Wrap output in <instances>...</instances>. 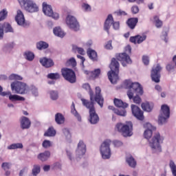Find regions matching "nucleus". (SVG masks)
<instances>
[{"instance_id":"14","label":"nucleus","mask_w":176,"mask_h":176,"mask_svg":"<svg viewBox=\"0 0 176 176\" xmlns=\"http://www.w3.org/2000/svg\"><path fill=\"white\" fill-rule=\"evenodd\" d=\"M86 153V144L83 141L80 140L77 146V148L76 150V162H79L83 156H85Z\"/></svg>"},{"instance_id":"27","label":"nucleus","mask_w":176,"mask_h":176,"mask_svg":"<svg viewBox=\"0 0 176 176\" xmlns=\"http://www.w3.org/2000/svg\"><path fill=\"white\" fill-rule=\"evenodd\" d=\"M126 163L129 164V167H131L132 168H135V166H137V162H135V160L133 156L129 155L126 158Z\"/></svg>"},{"instance_id":"19","label":"nucleus","mask_w":176,"mask_h":176,"mask_svg":"<svg viewBox=\"0 0 176 176\" xmlns=\"http://www.w3.org/2000/svg\"><path fill=\"white\" fill-rule=\"evenodd\" d=\"M131 108L132 113L136 119H138V120H144V112L141 109H140V107H138V106L131 104Z\"/></svg>"},{"instance_id":"29","label":"nucleus","mask_w":176,"mask_h":176,"mask_svg":"<svg viewBox=\"0 0 176 176\" xmlns=\"http://www.w3.org/2000/svg\"><path fill=\"white\" fill-rule=\"evenodd\" d=\"M10 101L12 102H14V101H25V98L23 96H20L19 95H13L12 93L9 96Z\"/></svg>"},{"instance_id":"52","label":"nucleus","mask_w":176,"mask_h":176,"mask_svg":"<svg viewBox=\"0 0 176 176\" xmlns=\"http://www.w3.org/2000/svg\"><path fill=\"white\" fill-rule=\"evenodd\" d=\"M131 12L133 14H138L140 12V8L138 6H133L131 8Z\"/></svg>"},{"instance_id":"45","label":"nucleus","mask_w":176,"mask_h":176,"mask_svg":"<svg viewBox=\"0 0 176 176\" xmlns=\"http://www.w3.org/2000/svg\"><path fill=\"white\" fill-rule=\"evenodd\" d=\"M72 49L74 52H77L79 54L83 56L85 54V50L82 47H77L76 45H73Z\"/></svg>"},{"instance_id":"8","label":"nucleus","mask_w":176,"mask_h":176,"mask_svg":"<svg viewBox=\"0 0 176 176\" xmlns=\"http://www.w3.org/2000/svg\"><path fill=\"white\" fill-rule=\"evenodd\" d=\"M11 90L16 94H27L28 93V85L23 82L14 81L11 83Z\"/></svg>"},{"instance_id":"28","label":"nucleus","mask_w":176,"mask_h":176,"mask_svg":"<svg viewBox=\"0 0 176 176\" xmlns=\"http://www.w3.org/2000/svg\"><path fill=\"white\" fill-rule=\"evenodd\" d=\"M55 122L57 124H63L64 122H65V118H64L61 113H57L55 115Z\"/></svg>"},{"instance_id":"58","label":"nucleus","mask_w":176,"mask_h":176,"mask_svg":"<svg viewBox=\"0 0 176 176\" xmlns=\"http://www.w3.org/2000/svg\"><path fill=\"white\" fill-rule=\"evenodd\" d=\"M115 14H117V16H127V12L122 10L116 11Z\"/></svg>"},{"instance_id":"33","label":"nucleus","mask_w":176,"mask_h":176,"mask_svg":"<svg viewBox=\"0 0 176 176\" xmlns=\"http://www.w3.org/2000/svg\"><path fill=\"white\" fill-rule=\"evenodd\" d=\"M71 112L75 116V118H76L78 122L82 121V117L80 116V114L78 113V111H76V109H75V104L74 102L72 104Z\"/></svg>"},{"instance_id":"60","label":"nucleus","mask_w":176,"mask_h":176,"mask_svg":"<svg viewBox=\"0 0 176 176\" xmlns=\"http://www.w3.org/2000/svg\"><path fill=\"white\" fill-rule=\"evenodd\" d=\"M113 143L114 146L116 148H119V146H122V145H123V142H122L120 140H114Z\"/></svg>"},{"instance_id":"53","label":"nucleus","mask_w":176,"mask_h":176,"mask_svg":"<svg viewBox=\"0 0 176 176\" xmlns=\"http://www.w3.org/2000/svg\"><path fill=\"white\" fill-rule=\"evenodd\" d=\"M82 8L85 12H91V6L87 3H83L82 5Z\"/></svg>"},{"instance_id":"40","label":"nucleus","mask_w":176,"mask_h":176,"mask_svg":"<svg viewBox=\"0 0 176 176\" xmlns=\"http://www.w3.org/2000/svg\"><path fill=\"white\" fill-rule=\"evenodd\" d=\"M50 97L53 101L58 100V92L57 91H50Z\"/></svg>"},{"instance_id":"51","label":"nucleus","mask_w":176,"mask_h":176,"mask_svg":"<svg viewBox=\"0 0 176 176\" xmlns=\"http://www.w3.org/2000/svg\"><path fill=\"white\" fill-rule=\"evenodd\" d=\"M116 115H118V116H126V114L127 112L126 111V109L119 110L117 109V111H116Z\"/></svg>"},{"instance_id":"25","label":"nucleus","mask_w":176,"mask_h":176,"mask_svg":"<svg viewBox=\"0 0 176 176\" xmlns=\"http://www.w3.org/2000/svg\"><path fill=\"white\" fill-rule=\"evenodd\" d=\"M114 104L116 107H118V108H127L129 107V104L124 102L123 100L118 98H114L113 100Z\"/></svg>"},{"instance_id":"12","label":"nucleus","mask_w":176,"mask_h":176,"mask_svg":"<svg viewBox=\"0 0 176 176\" xmlns=\"http://www.w3.org/2000/svg\"><path fill=\"white\" fill-rule=\"evenodd\" d=\"M113 25V30H119L120 28V23L119 21H113V16L112 14H109L107 18L105 20L104 25V30L109 34V29L111 26Z\"/></svg>"},{"instance_id":"63","label":"nucleus","mask_w":176,"mask_h":176,"mask_svg":"<svg viewBox=\"0 0 176 176\" xmlns=\"http://www.w3.org/2000/svg\"><path fill=\"white\" fill-rule=\"evenodd\" d=\"M105 48L108 50H112V41H109L107 42V45H105Z\"/></svg>"},{"instance_id":"23","label":"nucleus","mask_w":176,"mask_h":176,"mask_svg":"<svg viewBox=\"0 0 176 176\" xmlns=\"http://www.w3.org/2000/svg\"><path fill=\"white\" fill-rule=\"evenodd\" d=\"M138 23V18H130L126 21V24L131 30H134Z\"/></svg>"},{"instance_id":"48","label":"nucleus","mask_w":176,"mask_h":176,"mask_svg":"<svg viewBox=\"0 0 176 176\" xmlns=\"http://www.w3.org/2000/svg\"><path fill=\"white\" fill-rule=\"evenodd\" d=\"M136 38H137V43L138 44L142 43L146 39V35H143V36L138 35L136 36Z\"/></svg>"},{"instance_id":"4","label":"nucleus","mask_w":176,"mask_h":176,"mask_svg":"<svg viewBox=\"0 0 176 176\" xmlns=\"http://www.w3.org/2000/svg\"><path fill=\"white\" fill-rule=\"evenodd\" d=\"M82 105L86 107L87 109H89V122L91 124H97L100 122V118L97 113H96V109L94 108V102H89V100L81 98Z\"/></svg>"},{"instance_id":"56","label":"nucleus","mask_w":176,"mask_h":176,"mask_svg":"<svg viewBox=\"0 0 176 176\" xmlns=\"http://www.w3.org/2000/svg\"><path fill=\"white\" fill-rule=\"evenodd\" d=\"M66 153H67V156L68 157L69 160H71V162H73V160H75V158L72 157V151L71 149L67 148Z\"/></svg>"},{"instance_id":"57","label":"nucleus","mask_w":176,"mask_h":176,"mask_svg":"<svg viewBox=\"0 0 176 176\" xmlns=\"http://www.w3.org/2000/svg\"><path fill=\"white\" fill-rule=\"evenodd\" d=\"M100 74H101V70L100 69H96L94 72H92V75L94 78H98V76H100Z\"/></svg>"},{"instance_id":"64","label":"nucleus","mask_w":176,"mask_h":176,"mask_svg":"<svg viewBox=\"0 0 176 176\" xmlns=\"http://www.w3.org/2000/svg\"><path fill=\"white\" fill-rule=\"evenodd\" d=\"M130 42H131L132 43H137V36H131L129 39Z\"/></svg>"},{"instance_id":"44","label":"nucleus","mask_w":176,"mask_h":176,"mask_svg":"<svg viewBox=\"0 0 176 176\" xmlns=\"http://www.w3.org/2000/svg\"><path fill=\"white\" fill-rule=\"evenodd\" d=\"M63 133L65 135L66 140H71V132H69V129L67 128H64L63 130Z\"/></svg>"},{"instance_id":"38","label":"nucleus","mask_w":176,"mask_h":176,"mask_svg":"<svg viewBox=\"0 0 176 176\" xmlns=\"http://www.w3.org/2000/svg\"><path fill=\"white\" fill-rule=\"evenodd\" d=\"M153 20L154 23H155V26L157 27V28H162L163 25V21H162L160 19H159V16L156 15L154 16Z\"/></svg>"},{"instance_id":"13","label":"nucleus","mask_w":176,"mask_h":176,"mask_svg":"<svg viewBox=\"0 0 176 176\" xmlns=\"http://www.w3.org/2000/svg\"><path fill=\"white\" fill-rule=\"evenodd\" d=\"M61 72L64 79L69 82V83H75L76 82V75L72 69L63 68Z\"/></svg>"},{"instance_id":"61","label":"nucleus","mask_w":176,"mask_h":176,"mask_svg":"<svg viewBox=\"0 0 176 176\" xmlns=\"http://www.w3.org/2000/svg\"><path fill=\"white\" fill-rule=\"evenodd\" d=\"M167 31L162 32V35L161 36L162 39L164 41L167 43Z\"/></svg>"},{"instance_id":"43","label":"nucleus","mask_w":176,"mask_h":176,"mask_svg":"<svg viewBox=\"0 0 176 176\" xmlns=\"http://www.w3.org/2000/svg\"><path fill=\"white\" fill-rule=\"evenodd\" d=\"M10 80H23V78L21 76L12 74L9 76Z\"/></svg>"},{"instance_id":"31","label":"nucleus","mask_w":176,"mask_h":176,"mask_svg":"<svg viewBox=\"0 0 176 176\" xmlns=\"http://www.w3.org/2000/svg\"><path fill=\"white\" fill-rule=\"evenodd\" d=\"M50 157V151H45L44 153H41L38 155V159L41 162H46L47 159Z\"/></svg>"},{"instance_id":"30","label":"nucleus","mask_w":176,"mask_h":176,"mask_svg":"<svg viewBox=\"0 0 176 176\" xmlns=\"http://www.w3.org/2000/svg\"><path fill=\"white\" fill-rule=\"evenodd\" d=\"M53 32L56 36H58L59 38H64L65 36V33L60 27L54 28Z\"/></svg>"},{"instance_id":"21","label":"nucleus","mask_w":176,"mask_h":176,"mask_svg":"<svg viewBox=\"0 0 176 176\" xmlns=\"http://www.w3.org/2000/svg\"><path fill=\"white\" fill-rule=\"evenodd\" d=\"M21 129L22 130H28L31 127V120L25 116H23L21 118Z\"/></svg>"},{"instance_id":"18","label":"nucleus","mask_w":176,"mask_h":176,"mask_svg":"<svg viewBox=\"0 0 176 176\" xmlns=\"http://www.w3.org/2000/svg\"><path fill=\"white\" fill-rule=\"evenodd\" d=\"M15 20L18 24V25H21V27H28L30 23L25 22V18H24V14L20 10H17V14L15 17Z\"/></svg>"},{"instance_id":"49","label":"nucleus","mask_w":176,"mask_h":176,"mask_svg":"<svg viewBox=\"0 0 176 176\" xmlns=\"http://www.w3.org/2000/svg\"><path fill=\"white\" fill-rule=\"evenodd\" d=\"M66 65H72V67H76V60H75L74 58H70L66 63Z\"/></svg>"},{"instance_id":"46","label":"nucleus","mask_w":176,"mask_h":176,"mask_svg":"<svg viewBox=\"0 0 176 176\" xmlns=\"http://www.w3.org/2000/svg\"><path fill=\"white\" fill-rule=\"evenodd\" d=\"M6 17H8V10H6V9H3L0 12V21L5 20Z\"/></svg>"},{"instance_id":"10","label":"nucleus","mask_w":176,"mask_h":176,"mask_svg":"<svg viewBox=\"0 0 176 176\" xmlns=\"http://www.w3.org/2000/svg\"><path fill=\"white\" fill-rule=\"evenodd\" d=\"M111 144H112V142L110 140H106L100 145V151L102 159H109L111 157Z\"/></svg>"},{"instance_id":"41","label":"nucleus","mask_w":176,"mask_h":176,"mask_svg":"<svg viewBox=\"0 0 176 176\" xmlns=\"http://www.w3.org/2000/svg\"><path fill=\"white\" fill-rule=\"evenodd\" d=\"M48 79H52V80H57L60 79V74L58 73H50L47 75Z\"/></svg>"},{"instance_id":"59","label":"nucleus","mask_w":176,"mask_h":176,"mask_svg":"<svg viewBox=\"0 0 176 176\" xmlns=\"http://www.w3.org/2000/svg\"><path fill=\"white\" fill-rule=\"evenodd\" d=\"M142 62L144 64V65H148L149 64V56H144L142 57Z\"/></svg>"},{"instance_id":"39","label":"nucleus","mask_w":176,"mask_h":176,"mask_svg":"<svg viewBox=\"0 0 176 176\" xmlns=\"http://www.w3.org/2000/svg\"><path fill=\"white\" fill-rule=\"evenodd\" d=\"M41 173V165L35 164L33 166V168L32 170V174L33 175L38 176V174Z\"/></svg>"},{"instance_id":"20","label":"nucleus","mask_w":176,"mask_h":176,"mask_svg":"<svg viewBox=\"0 0 176 176\" xmlns=\"http://www.w3.org/2000/svg\"><path fill=\"white\" fill-rule=\"evenodd\" d=\"M39 63L45 67V68H50L54 65V62L52 58L43 57L39 59Z\"/></svg>"},{"instance_id":"5","label":"nucleus","mask_w":176,"mask_h":176,"mask_svg":"<svg viewBox=\"0 0 176 176\" xmlns=\"http://www.w3.org/2000/svg\"><path fill=\"white\" fill-rule=\"evenodd\" d=\"M109 68L111 69L110 72H108V78L110 80L111 83L115 85L118 80H119V62L116 60V58H113L111 59V63L109 65Z\"/></svg>"},{"instance_id":"2","label":"nucleus","mask_w":176,"mask_h":176,"mask_svg":"<svg viewBox=\"0 0 176 176\" xmlns=\"http://www.w3.org/2000/svg\"><path fill=\"white\" fill-rule=\"evenodd\" d=\"M82 87L85 89V90H89V94L90 97L91 102H97L98 105H100V108H102L104 105V98L102 95H101V88L100 87H96V94L94 95V92L90 88V85L86 83L82 85Z\"/></svg>"},{"instance_id":"1","label":"nucleus","mask_w":176,"mask_h":176,"mask_svg":"<svg viewBox=\"0 0 176 176\" xmlns=\"http://www.w3.org/2000/svg\"><path fill=\"white\" fill-rule=\"evenodd\" d=\"M144 129H147L144 131V136L146 140H148L149 146L151 148L153 153H160L162 152V146L160 144H163L164 141V137L160 135V133H156L152 138V131L156 130V127L152 126L149 122L144 124Z\"/></svg>"},{"instance_id":"42","label":"nucleus","mask_w":176,"mask_h":176,"mask_svg":"<svg viewBox=\"0 0 176 176\" xmlns=\"http://www.w3.org/2000/svg\"><path fill=\"white\" fill-rule=\"evenodd\" d=\"M169 166L172 171L173 175L176 176V165H175V163H174V161L173 160L170 161Z\"/></svg>"},{"instance_id":"15","label":"nucleus","mask_w":176,"mask_h":176,"mask_svg":"<svg viewBox=\"0 0 176 176\" xmlns=\"http://www.w3.org/2000/svg\"><path fill=\"white\" fill-rule=\"evenodd\" d=\"M43 12L45 16L52 17L54 20L58 19L59 15L57 12H54L52 6L48 5L47 3H43Z\"/></svg>"},{"instance_id":"26","label":"nucleus","mask_w":176,"mask_h":176,"mask_svg":"<svg viewBox=\"0 0 176 176\" xmlns=\"http://www.w3.org/2000/svg\"><path fill=\"white\" fill-rule=\"evenodd\" d=\"M173 63H169L166 65V68L168 72H174V69L176 68V55L173 58Z\"/></svg>"},{"instance_id":"37","label":"nucleus","mask_w":176,"mask_h":176,"mask_svg":"<svg viewBox=\"0 0 176 176\" xmlns=\"http://www.w3.org/2000/svg\"><path fill=\"white\" fill-rule=\"evenodd\" d=\"M25 58L28 60V61H32L34 58H35V55L34 53L28 51L24 53Z\"/></svg>"},{"instance_id":"50","label":"nucleus","mask_w":176,"mask_h":176,"mask_svg":"<svg viewBox=\"0 0 176 176\" xmlns=\"http://www.w3.org/2000/svg\"><path fill=\"white\" fill-rule=\"evenodd\" d=\"M43 148L47 149V148H50L52 146V142L50 140H44L42 144Z\"/></svg>"},{"instance_id":"36","label":"nucleus","mask_w":176,"mask_h":176,"mask_svg":"<svg viewBox=\"0 0 176 176\" xmlns=\"http://www.w3.org/2000/svg\"><path fill=\"white\" fill-rule=\"evenodd\" d=\"M4 32H13V28L9 24V23H2Z\"/></svg>"},{"instance_id":"22","label":"nucleus","mask_w":176,"mask_h":176,"mask_svg":"<svg viewBox=\"0 0 176 176\" xmlns=\"http://www.w3.org/2000/svg\"><path fill=\"white\" fill-rule=\"evenodd\" d=\"M36 47L37 50H46V49H49V43L40 41L36 43Z\"/></svg>"},{"instance_id":"32","label":"nucleus","mask_w":176,"mask_h":176,"mask_svg":"<svg viewBox=\"0 0 176 176\" xmlns=\"http://www.w3.org/2000/svg\"><path fill=\"white\" fill-rule=\"evenodd\" d=\"M23 148H24L23 143H13L11 145L8 146L7 147V149L12 151L14 149H23Z\"/></svg>"},{"instance_id":"34","label":"nucleus","mask_w":176,"mask_h":176,"mask_svg":"<svg viewBox=\"0 0 176 176\" xmlns=\"http://www.w3.org/2000/svg\"><path fill=\"white\" fill-rule=\"evenodd\" d=\"M56 129L53 126H50L47 132L44 133L45 137H54L56 135Z\"/></svg>"},{"instance_id":"54","label":"nucleus","mask_w":176,"mask_h":176,"mask_svg":"<svg viewBox=\"0 0 176 176\" xmlns=\"http://www.w3.org/2000/svg\"><path fill=\"white\" fill-rule=\"evenodd\" d=\"M31 91H32V96H34V97H38V96H39V91H38V89L36 88V87H34V86L32 87Z\"/></svg>"},{"instance_id":"16","label":"nucleus","mask_w":176,"mask_h":176,"mask_svg":"<svg viewBox=\"0 0 176 176\" xmlns=\"http://www.w3.org/2000/svg\"><path fill=\"white\" fill-rule=\"evenodd\" d=\"M66 23L73 31H79V23L74 16L68 15L66 18Z\"/></svg>"},{"instance_id":"47","label":"nucleus","mask_w":176,"mask_h":176,"mask_svg":"<svg viewBox=\"0 0 176 176\" xmlns=\"http://www.w3.org/2000/svg\"><path fill=\"white\" fill-rule=\"evenodd\" d=\"M10 167H12V164L10 162H3L1 164V168L6 171L7 170H10Z\"/></svg>"},{"instance_id":"11","label":"nucleus","mask_w":176,"mask_h":176,"mask_svg":"<svg viewBox=\"0 0 176 176\" xmlns=\"http://www.w3.org/2000/svg\"><path fill=\"white\" fill-rule=\"evenodd\" d=\"M125 52L122 54H119L116 56V58L118 61H121L123 67H126V64H131V59L130 56L127 55V53H131V46L127 45L125 47Z\"/></svg>"},{"instance_id":"6","label":"nucleus","mask_w":176,"mask_h":176,"mask_svg":"<svg viewBox=\"0 0 176 176\" xmlns=\"http://www.w3.org/2000/svg\"><path fill=\"white\" fill-rule=\"evenodd\" d=\"M116 130L121 133L123 137H131L133 135V123L128 122L126 124L118 123L116 125Z\"/></svg>"},{"instance_id":"35","label":"nucleus","mask_w":176,"mask_h":176,"mask_svg":"<svg viewBox=\"0 0 176 176\" xmlns=\"http://www.w3.org/2000/svg\"><path fill=\"white\" fill-rule=\"evenodd\" d=\"M142 108L143 111H146V112H151L152 109H153V105L150 104L148 102L142 103Z\"/></svg>"},{"instance_id":"9","label":"nucleus","mask_w":176,"mask_h":176,"mask_svg":"<svg viewBox=\"0 0 176 176\" xmlns=\"http://www.w3.org/2000/svg\"><path fill=\"white\" fill-rule=\"evenodd\" d=\"M170 118V107L167 104L161 107V111L158 117V124L160 126L167 123V119Z\"/></svg>"},{"instance_id":"55","label":"nucleus","mask_w":176,"mask_h":176,"mask_svg":"<svg viewBox=\"0 0 176 176\" xmlns=\"http://www.w3.org/2000/svg\"><path fill=\"white\" fill-rule=\"evenodd\" d=\"M131 100H133V101L135 104H141L142 100H141V98L138 95H136L135 96H134V95H133Z\"/></svg>"},{"instance_id":"17","label":"nucleus","mask_w":176,"mask_h":176,"mask_svg":"<svg viewBox=\"0 0 176 176\" xmlns=\"http://www.w3.org/2000/svg\"><path fill=\"white\" fill-rule=\"evenodd\" d=\"M160 71H162V67H160V65L159 64L152 69L151 79L153 82H155V83H159V82H160Z\"/></svg>"},{"instance_id":"24","label":"nucleus","mask_w":176,"mask_h":176,"mask_svg":"<svg viewBox=\"0 0 176 176\" xmlns=\"http://www.w3.org/2000/svg\"><path fill=\"white\" fill-rule=\"evenodd\" d=\"M87 54L92 61H97V52L94 50L89 48L87 51Z\"/></svg>"},{"instance_id":"3","label":"nucleus","mask_w":176,"mask_h":176,"mask_svg":"<svg viewBox=\"0 0 176 176\" xmlns=\"http://www.w3.org/2000/svg\"><path fill=\"white\" fill-rule=\"evenodd\" d=\"M125 87L129 89L127 91V96L129 100L133 98V96H134V93L136 94H140L142 96L144 94V90H142V87H141V84L138 82H133L130 80H126L124 82Z\"/></svg>"},{"instance_id":"7","label":"nucleus","mask_w":176,"mask_h":176,"mask_svg":"<svg viewBox=\"0 0 176 176\" xmlns=\"http://www.w3.org/2000/svg\"><path fill=\"white\" fill-rule=\"evenodd\" d=\"M19 3L28 13H36L39 12V6L34 0H18Z\"/></svg>"},{"instance_id":"62","label":"nucleus","mask_w":176,"mask_h":176,"mask_svg":"<svg viewBox=\"0 0 176 176\" xmlns=\"http://www.w3.org/2000/svg\"><path fill=\"white\" fill-rule=\"evenodd\" d=\"M3 26L2 23H0V39H3Z\"/></svg>"}]
</instances>
